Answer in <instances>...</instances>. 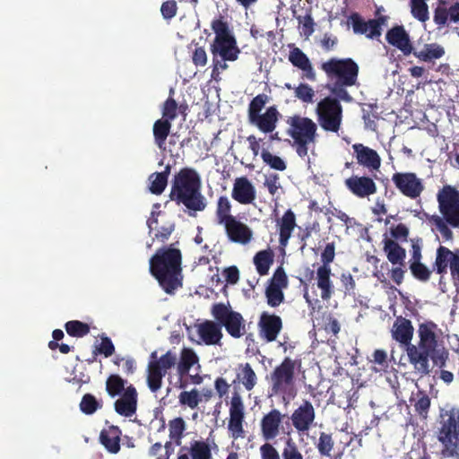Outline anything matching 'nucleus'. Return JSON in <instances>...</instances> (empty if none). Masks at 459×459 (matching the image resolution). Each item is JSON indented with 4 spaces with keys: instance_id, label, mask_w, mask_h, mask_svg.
Instances as JSON below:
<instances>
[{
    "instance_id": "38",
    "label": "nucleus",
    "mask_w": 459,
    "mask_h": 459,
    "mask_svg": "<svg viewBox=\"0 0 459 459\" xmlns=\"http://www.w3.org/2000/svg\"><path fill=\"white\" fill-rule=\"evenodd\" d=\"M274 261V254L270 248L257 252L254 256V264L260 276L266 275Z\"/></svg>"
},
{
    "instance_id": "59",
    "label": "nucleus",
    "mask_w": 459,
    "mask_h": 459,
    "mask_svg": "<svg viewBox=\"0 0 459 459\" xmlns=\"http://www.w3.org/2000/svg\"><path fill=\"white\" fill-rule=\"evenodd\" d=\"M299 23L301 24L302 34L307 38L310 37L315 31V22L310 13L305 16L297 17Z\"/></svg>"
},
{
    "instance_id": "12",
    "label": "nucleus",
    "mask_w": 459,
    "mask_h": 459,
    "mask_svg": "<svg viewBox=\"0 0 459 459\" xmlns=\"http://www.w3.org/2000/svg\"><path fill=\"white\" fill-rule=\"evenodd\" d=\"M392 182L403 195L410 199H417L424 191L422 179L413 172H395Z\"/></svg>"
},
{
    "instance_id": "21",
    "label": "nucleus",
    "mask_w": 459,
    "mask_h": 459,
    "mask_svg": "<svg viewBox=\"0 0 459 459\" xmlns=\"http://www.w3.org/2000/svg\"><path fill=\"white\" fill-rule=\"evenodd\" d=\"M346 187L357 197L365 198L377 193L374 180L366 176H351L345 179Z\"/></svg>"
},
{
    "instance_id": "52",
    "label": "nucleus",
    "mask_w": 459,
    "mask_h": 459,
    "mask_svg": "<svg viewBox=\"0 0 459 459\" xmlns=\"http://www.w3.org/2000/svg\"><path fill=\"white\" fill-rule=\"evenodd\" d=\"M178 401L181 405L195 409L201 402V397L197 389L191 391H183L178 395Z\"/></svg>"
},
{
    "instance_id": "42",
    "label": "nucleus",
    "mask_w": 459,
    "mask_h": 459,
    "mask_svg": "<svg viewBox=\"0 0 459 459\" xmlns=\"http://www.w3.org/2000/svg\"><path fill=\"white\" fill-rule=\"evenodd\" d=\"M186 425L183 418L178 417L169 422V438L177 446H181Z\"/></svg>"
},
{
    "instance_id": "5",
    "label": "nucleus",
    "mask_w": 459,
    "mask_h": 459,
    "mask_svg": "<svg viewBox=\"0 0 459 459\" xmlns=\"http://www.w3.org/2000/svg\"><path fill=\"white\" fill-rule=\"evenodd\" d=\"M437 423L436 437L440 444V457L459 459V407L440 409Z\"/></svg>"
},
{
    "instance_id": "43",
    "label": "nucleus",
    "mask_w": 459,
    "mask_h": 459,
    "mask_svg": "<svg viewBox=\"0 0 459 459\" xmlns=\"http://www.w3.org/2000/svg\"><path fill=\"white\" fill-rule=\"evenodd\" d=\"M165 376L158 366H153L150 362L147 367V385L151 392L156 393L162 385V378Z\"/></svg>"
},
{
    "instance_id": "37",
    "label": "nucleus",
    "mask_w": 459,
    "mask_h": 459,
    "mask_svg": "<svg viewBox=\"0 0 459 459\" xmlns=\"http://www.w3.org/2000/svg\"><path fill=\"white\" fill-rule=\"evenodd\" d=\"M170 173V166L167 165L164 171L154 172L150 175L149 190L153 195H161L168 185V178Z\"/></svg>"
},
{
    "instance_id": "49",
    "label": "nucleus",
    "mask_w": 459,
    "mask_h": 459,
    "mask_svg": "<svg viewBox=\"0 0 459 459\" xmlns=\"http://www.w3.org/2000/svg\"><path fill=\"white\" fill-rule=\"evenodd\" d=\"M411 15L421 22H425L429 19V6L425 1L411 0Z\"/></svg>"
},
{
    "instance_id": "29",
    "label": "nucleus",
    "mask_w": 459,
    "mask_h": 459,
    "mask_svg": "<svg viewBox=\"0 0 459 459\" xmlns=\"http://www.w3.org/2000/svg\"><path fill=\"white\" fill-rule=\"evenodd\" d=\"M413 326L411 322L403 316H398L392 327V337L401 344L412 345L411 343L413 336Z\"/></svg>"
},
{
    "instance_id": "45",
    "label": "nucleus",
    "mask_w": 459,
    "mask_h": 459,
    "mask_svg": "<svg viewBox=\"0 0 459 459\" xmlns=\"http://www.w3.org/2000/svg\"><path fill=\"white\" fill-rule=\"evenodd\" d=\"M211 28L215 33L214 39H224L233 37L234 35L231 33L230 30V26L228 22L225 20L224 16L220 14L218 17L214 18L211 23Z\"/></svg>"
},
{
    "instance_id": "22",
    "label": "nucleus",
    "mask_w": 459,
    "mask_h": 459,
    "mask_svg": "<svg viewBox=\"0 0 459 459\" xmlns=\"http://www.w3.org/2000/svg\"><path fill=\"white\" fill-rule=\"evenodd\" d=\"M433 21L439 28L448 22L459 23V2L448 5L446 1H439L434 10Z\"/></svg>"
},
{
    "instance_id": "25",
    "label": "nucleus",
    "mask_w": 459,
    "mask_h": 459,
    "mask_svg": "<svg viewBox=\"0 0 459 459\" xmlns=\"http://www.w3.org/2000/svg\"><path fill=\"white\" fill-rule=\"evenodd\" d=\"M291 65L303 72L302 78L311 82L316 81V71L307 56L299 48H293L289 53Z\"/></svg>"
},
{
    "instance_id": "36",
    "label": "nucleus",
    "mask_w": 459,
    "mask_h": 459,
    "mask_svg": "<svg viewBox=\"0 0 459 459\" xmlns=\"http://www.w3.org/2000/svg\"><path fill=\"white\" fill-rule=\"evenodd\" d=\"M171 123L168 119H158L154 122L152 132L155 144L161 150L165 149L166 140L171 129Z\"/></svg>"
},
{
    "instance_id": "6",
    "label": "nucleus",
    "mask_w": 459,
    "mask_h": 459,
    "mask_svg": "<svg viewBox=\"0 0 459 459\" xmlns=\"http://www.w3.org/2000/svg\"><path fill=\"white\" fill-rule=\"evenodd\" d=\"M288 134L296 144V152L300 157L307 154L308 144L315 143L317 137V126L308 117L294 115L287 119Z\"/></svg>"
},
{
    "instance_id": "13",
    "label": "nucleus",
    "mask_w": 459,
    "mask_h": 459,
    "mask_svg": "<svg viewBox=\"0 0 459 459\" xmlns=\"http://www.w3.org/2000/svg\"><path fill=\"white\" fill-rule=\"evenodd\" d=\"M244 421L245 406L241 396L235 393L230 401V420L228 423V429L233 439L245 437Z\"/></svg>"
},
{
    "instance_id": "55",
    "label": "nucleus",
    "mask_w": 459,
    "mask_h": 459,
    "mask_svg": "<svg viewBox=\"0 0 459 459\" xmlns=\"http://www.w3.org/2000/svg\"><path fill=\"white\" fill-rule=\"evenodd\" d=\"M100 407V403L91 394H84L80 403L81 411L88 415L94 413Z\"/></svg>"
},
{
    "instance_id": "8",
    "label": "nucleus",
    "mask_w": 459,
    "mask_h": 459,
    "mask_svg": "<svg viewBox=\"0 0 459 459\" xmlns=\"http://www.w3.org/2000/svg\"><path fill=\"white\" fill-rule=\"evenodd\" d=\"M320 68L325 72L329 80H335L334 83L353 86L357 82L359 65L350 57H332L322 63Z\"/></svg>"
},
{
    "instance_id": "2",
    "label": "nucleus",
    "mask_w": 459,
    "mask_h": 459,
    "mask_svg": "<svg viewBox=\"0 0 459 459\" xmlns=\"http://www.w3.org/2000/svg\"><path fill=\"white\" fill-rule=\"evenodd\" d=\"M211 314L214 319L205 320L197 325V333L206 345L219 344L223 333L221 327L233 338H240L246 333V324L243 316L234 311L230 303L218 302L212 304Z\"/></svg>"
},
{
    "instance_id": "20",
    "label": "nucleus",
    "mask_w": 459,
    "mask_h": 459,
    "mask_svg": "<svg viewBox=\"0 0 459 459\" xmlns=\"http://www.w3.org/2000/svg\"><path fill=\"white\" fill-rule=\"evenodd\" d=\"M385 39L391 46L399 49L404 56L413 51L410 35L403 25H395L387 30Z\"/></svg>"
},
{
    "instance_id": "44",
    "label": "nucleus",
    "mask_w": 459,
    "mask_h": 459,
    "mask_svg": "<svg viewBox=\"0 0 459 459\" xmlns=\"http://www.w3.org/2000/svg\"><path fill=\"white\" fill-rule=\"evenodd\" d=\"M334 446V440L332 434L320 432L316 447L321 456L330 457Z\"/></svg>"
},
{
    "instance_id": "60",
    "label": "nucleus",
    "mask_w": 459,
    "mask_h": 459,
    "mask_svg": "<svg viewBox=\"0 0 459 459\" xmlns=\"http://www.w3.org/2000/svg\"><path fill=\"white\" fill-rule=\"evenodd\" d=\"M268 285L278 286L281 289H283V288L287 287V285H288V277L286 275V273H285L284 269L281 266H279L275 270V272H274L272 279L270 280Z\"/></svg>"
},
{
    "instance_id": "19",
    "label": "nucleus",
    "mask_w": 459,
    "mask_h": 459,
    "mask_svg": "<svg viewBox=\"0 0 459 459\" xmlns=\"http://www.w3.org/2000/svg\"><path fill=\"white\" fill-rule=\"evenodd\" d=\"M138 394L136 388L130 384L115 403L114 408L117 414L124 417H132L137 410Z\"/></svg>"
},
{
    "instance_id": "53",
    "label": "nucleus",
    "mask_w": 459,
    "mask_h": 459,
    "mask_svg": "<svg viewBox=\"0 0 459 459\" xmlns=\"http://www.w3.org/2000/svg\"><path fill=\"white\" fill-rule=\"evenodd\" d=\"M153 366H158L159 369L166 375L167 371L177 364V356L175 353L168 351L158 360H151Z\"/></svg>"
},
{
    "instance_id": "14",
    "label": "nucleus",
    "mask_w": 459,
    "mask_h": 459,
    "mask_svg": "<svg viewBox=\"0 0 459 459\" xmlns=\"http://www.w3.org/2000/svg\"><path fill=\"white\" fill-rule=\"evenodd\" d=\"M257 326L259 337L265 342H273L281 332L283 323L280 316L264 311L260 315Z\"/></svg>"
},
{
    "instance_id": "41",
    "label": "nucleus",
    "mask_w": 459,
    "mask_h": 459,
    "mask_svg": "<svg viewBox=\"0 0 459 459\" xmlns=\"http://www.w3.org/2000/svg\"><path fill=\"white\" fill-rule=\"evenodd\" d=\"M126 380L123 379L119 375L111 374L106 380V391L110 397L114 398L125 392L126 389Z\"/></svg>"
},
{
    "instance_id": "7",
    "label": "nucleus",
    "mask_w": 459,
    "mask_h": 459,
    "mask_svg": "<svg viewBox=\"0 0 459 459\" xmlns=\"http://www.w3.org/2000/svg\"><path fill=\"white\" fill-rule=\"evenodd\" d=\"M268 101V95L264 93L258 94L253 98L247 108L248 123L256 126L264 134L273 133L275 130L281 117L275 106L267 108L265 112L261 114L262 109Z\"/></svg>"
},
{
    "instance_id": "47",
    "label": "nucleus",
    "mask_w": 459,
    "mask_h": 459,
    "mask_svg": "<svg viewBox=\"0 0 459 459\" xmlns=\"http://www.w3.org/2000/svg\"><path fill=\"white\" fill-rule=\"evenodd\" d=\"M65 328L72 337H83L90 333V325L78 320L68 321L65 323Z\"/></svg>"
},
{
    "instance_id": "11",
    "label": "nucleus",
    "mask_w": 459,
    "mask_h": 459,
    "mask_svg": "<svg viewBox=\"0 0 459 459\" xmlns=\"http://www.w3.org/2000/svg\"><path fill=\"white\" fill-rule=\"evenodd\" d=\"M297 360L286 357L271 373L272 389L274 393H286L293 385Z\"/></svg>"
},
{
    "instance_id": "40",
    "label": "nucleus",
    "mask_w": 459,
    "mask_h": 459,
    "mask_svg": "<svg viewBox=\"0 0 459 459\" xmlns=\"http://www.w3.org/2000/svg\"><path fill=\"white\" fill-rule=\"evenodd\" d=\"M231 203L226 195L218 198L216 204L215 217L218 224L222 225L235 218L231 214Z\"/></svg>"
},
{
    "instance_id": "63",
    "label": "nucleus",
    "mask_w": 459,
    "mask_h": 459,
    "mask_svg": "<svg viewBox=\"0 0 459 459\" xmlns=\"http://www.w3.org/2000/svg\"><path fill=\"white\" fill-rule=\"evenodd\" d=\"M346 87L349 86L343 85L342 83H333V87L330 88V91L333 95H334V99L338 100H343L345 102H351L352 98L345 89Z\"/></svg>"
},
{
    "instance_id": "15",
    "label": "nucleus",
    "mask_w": 459,
    "mask_h": 459,
    "mask_svg": "<svg viewBox=\"0 0 459 459\" xmlns=\"http://www.w3.org/2000/svg\"><path fill=\"white\" fill-rule=\"evenodd\" d=\"M290 419L297 432L305 434L314 425L316 410L309 401L304 400L303 403L293 411Z\"/></svg>"
},
{
    "instance_id": "1",
    "label": "nucleus",
    "mask_w": 459,
    "mask_h": 459,
    "mask_svg": "<svg viewBox=\"0 0 459 459\" xmlns=\"http://www.w3.org/2000/svg\"><path fill=\"white\" fill-rule=\"evenodd\" d=\"M441 330L433 321H426L419 325L418 345L407 347V355L410 363L413 366L416 374L420 377L430 373L429 359L434 366L445 368L449 359V351L440 339Z\"/></svg>"
},
{
    "instance_id": "48",
    "label": "nucleus",
    "mask_w": 459,
    "mask_h": 459,
    "mask_svg": "<svg viewBox=\"0 0 459 459\" xmlns=\"http://www.w3.org/2000/svg\"><path fill=\"white\" fill-rule=\"evenodd\" d=\"M281 455L282 459H304L297 443L290 437L285 439Z\"/></svg>"
},
{
    "instance_id": "57",
    "label": "nucleus",
    "mask_w": 459,
    "mask_h": 459,
    "mask_svg": "<svg viewBox=\"0 0 459 459\" xmlns=\"http://www.w3.org/2000/svg\"><path fill=\"white\" fill-rule=\"evenodd\" d=\"M162 117L161 119H168L169 123L173 121L178 116V103L177 101L169 97L162 106Z\"/></svg>"
},
{
    "instance_id": "24",
    "label": "nucleus",
    "mask_w": 459,
    "mask_h": 459,
    "mask_svg": "<svg viewBox=\"0 0 459 459\" xmlns=\"http://www.w3.org/2000/svg\"><path fill=\"white\" fill-rule=\"evenodd\" d=\"M352 149L357 162L369 170H378L381 166V158L378 153L362 143H354Z\"/></svg>"
},
{
    "instance_id": "23",
    "label": "nucleus",
    "mask_w": 459,
    "mask_h": 459,
    "mask_svg": "<svg viewBox=\"0 0 459 459\" xmlns=\"http://www.w3.org/2000/svg\"><path fill=\"white\" fill-rule=\"evenodd\" d=\"M285 415L279 410L273 409L261 420V431L264 440L274 439L280 433V427Z\"/></svg>"
},
{
    "instance_id": "58",
    "label": "nucleus",
    "mask_w": 459,
    "mask_h": 459,
    "mask_svg": "<svg viewBox=\"0 0 459 459\" xmlns=\"http://www.w3.org/2000/svg\"><path fill=\"white\" fill-rule=\"evenodd\" d=\"M349 23H351L353 32L355 34L365 35L368 32L367 29V21H365L362 16L358 13H352L349 16Z\"/></svg>"
},
{
    "instance_id": "4",
    "label": "nucleus",
    "mask_w": 459,
    "mask_h": 459,
    "mask_svg": "<svg viewBox=\"0 0 459 459\" xmlns=\"http://www.w3.org/2000/svg\"><path fill=\"white\" fill-rule=\"evenodd\" d=\"M170 245L156 250L150 259V273L167 294L183 285L182 253Z\"/></svg>"
},
{
    "instance_id": "54",
    "label": "nucleus",
    "mask_w": 459,
    "mask_h": 459,
    "mask_svg": "<svg viewBox=\"0 0 459 459\" xmlns=\"http://www.w3.org/2000/svg\"><path fill=\"white\" fill-rule=\"evenodd\" d=\"M411 273L412 276L422 282H426L430 279L431 271L421 261H417L416 263H410L409 265Z\"/></svg>"
},
{
    "instance_id": "10",
    "label": "nucleus",
    "mask_w": 459,
    "mask_h": 459,
    "mask_svg": "<svg viewBox=\"0 0 459 459\" xmlns=\"http://www.w3.org/2000/svg\"><path fill=\"white\" fill-rule=\"evenodd\" d=\"M438 210L448 224L459 229V191L451 185L443 186L437 194Z\"/></svg>"
},
{
    "instance_id": "35",
    "label": "nucleus",
    "mask_w": 459,
    "mask_h": 459,
    "mask_svg": "<svg viewBox=\"0 0 459 459\" xmlns=\"http://www.w3.org/2000/svg\"><path fill=\"white\" fill-rule=\"evenodd\" d=\"M445 48L437 43L425 44L422 50H415L411 54L423 62H430L434 59H439L445 55Z\"/></svg>"
},
{
    "instance_id": "17",
    "label": "nucleus",
    "mask_w": 459,
    "mask_h": 459,
    "mask_svg": "<svg viewBox=\"0 0 459 459\" xmlns=\"http://www.w3.org/2000/svg\"><path fill=\"white\" fill-rule=\"evenodd\" d=\"M177 459H212L210 444L204 440H192L188 446H180Z\"/></svg>"
},
{
    "instance_id": "32",
    "label": "nucleus",
    "mask_w": 459,
    "mask_h": 459,
    "mask_svg": "<svg viewBox=\"0 0 459 459\" xmlns=\"http://www.w3.org/2000/svg\"><path fill=\"white\" fill-rule=\"evenodd\" d=\"M331 267L319 266L316 270V285L321 290V298L328 300L333 294V285L331 281Z\"/></svg>"
},
{
    "instance_id": "46",
    "label": "nucleus",
    "mask_w": 459,
    "mask_h": 459,
    "mask_svg": "<svg viewBox=\"0 0 459 459\" xmlns=\"http://www.w3.org/2000/svg\"><path fill=\"white\" fill-rule=\"evenodd\" d=\"M414 410L417 414L423 420L428 418L429 407H430V398L429 396L423 391H419L416 394V401L413 404Z\"/></svg>"
},
{
    "instance_id": "28",
    "label": "nucleus",
    "mask_w": 459,
    "mask_h": 459,
    "mask_svg": "<svg viewBox=\"0 0 459 459\" xmlns=\"http://www.w3.org/2000/svg\"><path fill=\"white\" fill-rule=\"evenodd\" d=\"M228 238L236 243L247 244L251 240L252 231L247 225L234 219L222 224Z\"/></svg>"
},
{
    "instance_id": "27",
    "label": "nucleus",
    "mask_w": 459,
    "mask_h": 459,
    "mask_svg": "<svg viewBox=\"0 0 459 459\" xmlns=\"http://www.w3.org/2000/svg\"><path fill=\"white\" fill-rule=\"evenodd\" d=\"M196 363H198V357L195 352L192 349L184 348L177 365V373L179 377L178 388L185 389L187 386L188 382L185 377L188 376L190 368Z\"/></svg>"
},
{
    "instance_id": "18",
    "label": "nucleus",
    "mask_w": 459,
    "mask_h": 459,
    "mask_svg": "<svg viewBox=\"0 0 459 459\" xmlns=\"http://www.w3.org/2000/svg\"><path fill=\"white\" fill-rule=\"evenodd\" d=\"M231 197L240 204H251L256 198L255 187L247 177L237 178L233 183Z\"/></svg>"
},
{
    "instance_id": "26",
    "label": "nucleus",
    "mask_w": 459,
    "mask_h": 459,
    "mask_svg": "<svg viewBox=\"0 0 459 459\" xmlns=\"http://www.w3.org/2000/svg\"><path fill=\"white\" fill-rule=\"evenodd\" d=\"M276 225L279 231V244L281 248L284 250L297 226L294 212L291 209H288L281 218L277 219Z\"/></svg>"
},
{
    "instance_id": "3",
    "label": "nucleus",
    "mask_w": 459,
    "mask_h": 459,
    "mask_svg": "<svg viewBox=\"0 0 459 459\" xmlns=\"http://www.w3.org/2000/svg\"><path fill=\"white\" fill-rule=\"evenodd\" d=\"M201 189L202 180L198 172L193 168L185 167L174 175L169 197L177 205L186 207L189 215H195L207 206Z\"/></svg>"
},
{
    "instance_id": "34",
    "label": "nucleus",
    "mask_w": 459,
    "mask_h": 459,
    "mask_svg": "<svg viewBox=\"0 0 459 459\" xmlns=\"http://www.w3.org/2000/svg\"><path fill=\"white\" fill-rule=\"evenodd\" d=\"M454 255L455 250L451 251L446 247L439 246L437 249L436 259L433 264L434 271L441 275L446 273Z\"/></svg>"
},
{
    "instance_id": "51",
    "label": "nucleus",
    "mask_w": 459,
    "mask_h": 459,
    "mask_svg": "<svg viewBox=\"0 0 459 459\" xmlns=\"http://www.w3.org/2000/svg\"><path fill=\"white\" fill-rule=\"evenodd\" d=\"M260 155L263 161L271 169L279 171H283L286 169L287 164L280 156L273 155L269 151L264 149L261 152Z\"/></svg>"
},
{
    "instance_id": "31",
    "label": "nucleus",
    "mask_w": 459,
    "mask_h": 459,
    "mask_svg": "<svg viewBox=\"0 0 459 459\" xmlns=\"http://www.w3.org/2000/svg\"><path fill=\"white\" fill-rule=\"evenodd\" d=\"M383 250L386 255L388 261L395 265H404L406 250L395 240L385 238L383 240Z\"/></svg>"
},
{
    "instance_id": "16",
    "label": "nucleus",
    "mask_w": 459,
    "mask_h": 459,
    "mask_svg": "<svg viewBox=\"0 0 459 459\" xmlns=\"http://www.w3.org/2000/svg\"><path fill=\"white\" fill-rule=\"evenodd\" d=\"M210 50L212 56H219L230 62L236 61L240 53V49L237 45V39L234 36L224 39H214L211 44Z\"/></svg>"
},
{
    "instance_id": "61",
    "label": "nucleus",
    "mask_w": 459,
    "mask_h": 459,
    "mask_svg": "<svg viewBox=\"0 0 459 459\" xmlns=\"http://www.w3.org/2000/svg\"><path fill=\"white\" fill-rule=\"evenodd\" d=\"M175 228L176 226L174 222L161 226L157 232H155L152 239L160 243H165L175 230Z\"/></svg>"
},
{
    "instance_id": "33",
    "label": "nucleus",
    "mask_w": 459,
    "mask_h": 459,
    "mask_svg": "<svg viewBox=\"0 0 459 459\" xmlns=\"http://www.w3.org/2000/svg\"><path fill=\"white\" fill-rule=\"evenodd\" d=\"M257 380V376L248 362L238 364L234 383L238 381L247 391H251L256 385Z\"/></svg>"
},
{
    "instance_id": "64",
    "label": "nucleus",
    "mask_w": 459,
    "mask_h": 459,
    "mask_svg": "<svg viewBox=\"0 0 459 459\" xmlns=\"http://www.w3.org/2000/svg\"><path fill=\"white\" fill-rule=\"evenodd\" d=\"M261 459H281L278 450L269 442L260 446Z\"/></svg>"
},
{
    "instance_id": "56",
    "label": "nucleus",
    "mask_w": 459,
    "mask_h": 459,
    "mask_svg": "<svg viewBox=\"0 0 459 459\" xmlns=\"http://www.w3.org/2000/svg\"><path fill=\"white\" fill-rule=\"evenodd\" d=\"M295 97L305 103H312L315 91L311 86L307 83H299L294 88Z\"/></svg>"
},
{
    "instance_id": "39",
    "label": "nucleus",
    "mask_w": 459,
    "mask_h": 459,
    "mask_svg": "<svg viewBox=\"0 0 459 459\" xmlns=\"http://www.w3.org/2000/svg\"><path fill=\"white\" fill-rule=\"evenodd\" d=\"M426 220L429 224L432 227V230L434 228L440 232L443 238L445 240H452L454 238V233L452 230L449 228L448 222L446 221L445 216H439L437 214H425Z\"/></svg>"
},
{
    "instance_id": "50",
    "label": "nucleus",
    "mask_w": 459,
    "mask_h": 459,
    "mask_svg": "<svg viewBox=\"0 0 459 459\" xmlns=\"http://www.w3.org/2000/svg\"><path fill=\"white\" fill-rule=\"evenodd\" d=\"M264 294L267 304L272 307H279L284 301V293L282 289L278 286L268 285L265 289Z\"/></svg>"
},
{
    "instance_id": "62",
    "label": "nucleus",
    "mask_w": 459,
    "mask_h": 459,
    "mask_svg": "<svg viewBox=\"0 0 459 459\" xmlns=\"http://www.w3.org/2000/svg\"><path fill=\"white\" fill-rule=\"evenodd\" d=\"M115 352V346L111 339L108 336L101 337L100 346L96 347L94 353L103 354L106 358L110 357Z\"/></svg>"
},
{
    "instance_id": "30",
    "label": "nucleus",
    "mask_w": 459,
    "mask_h": 459,
    "mask_svg": "<svg viewBox=\"0 0 459 459\" xmlns=\"http://www.w3.org/2000/svg\"><path fill=\"white\" fill-rule=\"evenodd\" d=\"M121 434L119 427L111 425L100 431V442L110 454H117L120 451Z\"/></svg>"
},
{
    "instance_id": "9",
    "label": "nucleus",
    "mask_w": 459,
    "mask_h": 459,
    "mask_svg": "<svg viewBox=\"0 0 459 459\" xmlns=\"http://www.w3.org/2000/svg\"><path fill=\"white\" fill-rule=\"evenodd\" d=\"M317 121L327 132L337 133L342 121V107L340 101L332 97H325L316 106Z\"/></svg>"
}]
</instances>
